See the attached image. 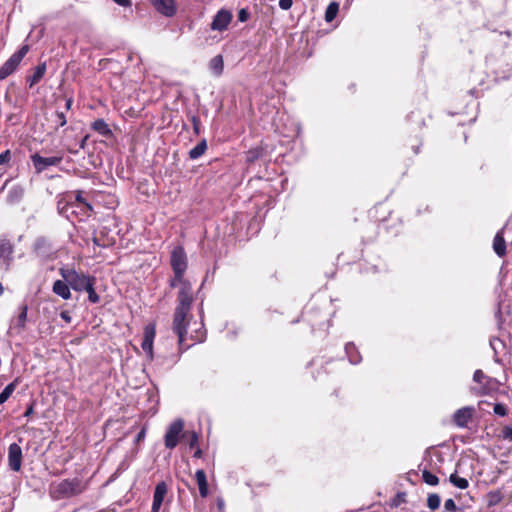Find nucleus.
Segmentation results:
<instances>
[{
	"label": "nucleus",
	"instance_id": "obj_1",
	"mask_svg": "<svg viewBox=\"0 0 512 512\" xmlns=\"http://www.w3.org/2000/svg\"><path fill=\"white\" fill-rule=\"evenodd\" d=\"M170 266L173 271V276L169 279V286L171 288H178L176 307L173 313L172 330L179 336V343L182 345L186 334V317L191 311L194 302L192 284L185 277L188 268V260L182 246H176L171 251Z\"/></svg>",
	"mask_w": 512,
	"mask_h": 512
},
{
	"label": "nucleus",
	"instance_id": "obj_2",
	"mask_svg": "<svg viewBox=\"0 0 512 512\" xmlns=\"http://www.w3.org/2000/svg\"><path fill=\"white\" fill-rule=\"evenodd\" d=\"M83 190L67 191L58 196L57 210L71 221L84 222L94 212L91 203L83 196Z\"/></svg>",
	"mask_w": 512,
	"mask_h": 512
},
{
	"label": "nucleus",
	"instance_id": "obj_3",
	"mask_svg": "<svg viewBox=\"0 0 512 512\" xmlns=\"http://www.w3.org/2000/svg\"><path fill=\"white\" fill-rule=\"evenodd\" d=\"M87 488L88 481L79 477L67 478L51 484L49 494L54 500H63L78 496L85 492Z\"/></svg>",
	"mask_w": 512,
	"mask_h": 512
},
{
	"label": "nucleus",
	"instance_id": "obj_4",
	"mask_svg": "<svg viewBox=\"0 0 512 512\" xmlns=\"http://www.w3.org/2000/svg\"><path fill=\"white\" fill-rule=\"evenodd\" d=\"M473 381L477 384L471 388L476 396L491 395L498 392L500 382L493 377L486 375L481 369H477L473 374Z\"/></svg>",
	"mask_w": 512,
	"mask_h": 512
},
{
	"label": "nucleus",
	"instance_id": "obj_5",
	"mask_svg": "<svg viewBox=\"0 0 512 512\" xmlns=\"http://www.w3.org/2000/svg\"><path fill=\"white\" fill-rule=\"evenodd\" d=\"M59 273L70 287L78 292L84 291V288H86L90 282H96L94 276L79 273L74 268L62 267L59 269Z\"/></svg>",
	"mask_w": 512,
	"mask_h": 512
},
{
	"label": "nucleus",
	"instance_id": "obj_6",
	"mask_svg": "<svg viewBox=\"0 0 512 512\" xmlns=\"http://www.w3.org/2000/svg\"><path fill=\"white\" fill-rule=\"evenodd\" d=\"M185 422L181 418L172 421L166 429L164 434V446L168 450H173L177 447L180 441H183Z\"/></svg>",
	"mask_w": 512,
	"mask_h": 512
},
{
	"label": "nucleus",
	"instance_id": "obj_7",
	"mask_svg": "<svg viewBox=\"0 0 512 512\" xmlns=\"http://www.w3.org/2000/svg\"><path fill=\"white\" fill-rule=\"evenodd\" d=\"M29 50L30 46L28 44H24L3 63L0 67V81L6 79L17 70Z\"/></svg>",
	"mask_w": 512,
	"mask_h": 512
},
{
	"label": "nucleus",
	"instance_id": "obj_8",
	"mask_svg": "<svg viewBox=\"0 0 512 512\" xmlns=\"http://www.w3.org/2000/svg\"><path fill=\"white\" fill-rule=\"evenodd\" d=\"M476 410L473 406H465L457 409L452 415V422L458 428H467L475 416Z\"/></svg>",
	"mask_w": 512,
	"mask_h": 512
},
{
	"label": "nucleus",
	"instance_id": "obj_9",
	"mask_svg": "<svg viewBox=\"0 0 512 512\" xmlns=\"http://www.w3.org/2000/svg\"><path fill=\"white\" fill-rule=\"evenodd\" d=\"M156 336V324L149 323L144 327L143 340L141 348L146 353L147 357L152 360L153 355V342Z\"/></svg>",
	"mask_w": 512,
	"mask_h": 512
},
{
	"label": "nucleus",
	"instance_id": "obj_10",
	"mask_svg": "<svg viewBox=\"0 0 512 512\" xmlns=\"http://www.w3.org/2000/svg\"><path fill=\"white\" fill-rule=\"evenodd\" d=\"M30 158L37 173H42L49 166H57L63 160L62 156L43 157L38 153L31 155Z\"/></svg>",
	"mask_w": 512,
	"mask_h": 512
},
{
	"label": "nucleus",
	"instance_id": "obj_11",
	"mask_svg": "<svg viewBox=\"0 0 512 512\" xmlns=\"http://www.w3.org/2000/svg\"><path fill=\"white\" fill-rule=\"evenodd\" d=\"M15 245L6 235L0 237V260L5 264L6 270L10 268L13 261Z\"/></svg>",
	"mask_w": 512,
	"mask_h": 512
},
{
	"label": "nucleus",
	"instance_id": "obj_12",
	"mask_svg": "<svg viewBox=\"0 0 512 512\" xmlns=\"http://www.w3.org/2000/svg\"><path fill=\"white\" fill-rule=\"evenodd\" d=\"M233 18L232 13L227 9H220L210 24V28L214 31H225Z\"/></svg>",
	"mask_w": 512,
	"mask_h": 512
},
{
	"label": "nucleus",
	"instance_id": "obj_13",
	"mask_svg": "<svg viewBox=\"0 0 512 512\" xmlns=\"http://www.w3.org/2000/svg\"><path fill=\"white\" fill-rule=\"evenodd\" d=\"M22 449L17 443H11L8 448V465L14 472H19L22 467Z\"/></svg>",
	"mask_w": 512,
	"mask_h": 512
},
{
	"label": "nucleus",
	"instance_id": "obj_14",
	"mask_svg": "<svg viewBox=\"0 0 512 512\" xmlns=\"http://www.w3.org/2000/svg\"><path fill=\"white\" fill-rule=\"evenodd\" d=\"M168 492V486L165 481H161L157 483L155 486L154 494H153V503L151 512H159L164 498Z\"/></svg>",
	"mask_w": 512,
	"mask_h": 512
},
{
	"label": "nucleus",
	"instance_id": "obj_15",
	"mask_svg": "<svg viewBox=\"0 0 512 512\" xmlns=\"http://www.w3.org/2000/svg\"><path fill=\"white\" fill-rule=\"evenodd\" d=\"M157 12L166 17H172L176 14V6L174 0H151Z\"/></svg>",
	"mask_w": 512,
	"mask_h": 512
},
{
	"label": "nucleus",
	"instance_id": "obj_16",
	"mask_svg": "<svg viewBox=\"0 0 512 512\" xmlns=\"http://www.w3.org/2000/svg\"><path fill=\"white\" fill-rule=\"evenodd\" d=\"M25 190L22 185L15 184L11 186L7 192L6 202L9 205L19 204L24 197Z\"/></svg>",
	"mask_w": 512,
	"mask_h": 512
},
{
	"label": "nucleus",
	"instance_id": "obj_17",
	"mask_svg": "<svg viewBox=\"0 0 512 512\" xmlns=\"http://www.w3.org/2000/svg\"><path fill=\"white\" fill-rule=\"evenodd\" d=\"M46 70V62H42L32 70V74L27 75L26 82L29 84V88H32L42 80L46 73Z\"/></svg>",
	"mask_w": 512,
	"mask_h": 512
},
{
	"label": "nucleus",
	"instance_id": "obj_18",
	"mask_svg": "<svg viewBox=\"0 0 512 512\" xmlns=\"http://www.w3.org/2000/svg\"><path fill=\"white\" fill-rule=\"evenodd\" d=\"M506 228V225L499 230L494 239H493V250L499 257H504L507 253L506 251V242L504 239V230Z\"/></svg>",
	"mask_w": 512,
	"mask_h": 512
},
{
	"label": "nucleus",
	"instance_id": "obj_19",
	"mask_svg": "<svg viewBox=\"0 0 512 512\" xmlns=\"http://www.w3.org/2000/svg\"><path fill=\"white\" fill-rule=\"evenodd\" d=\"M422 146V139L415 136V137H409L406 139L404 145H403V154L405 156H409V150H411L413 155H417L420 152V148Z\"/></svg>",
	"mask_w": 512,
	"mask_h": 512
},
{
	"label": "nucleus",
	"instance_id": "obj_20",
	"mask_svg": "<svg viewBox=\"0 0 512 512\" xmlns=\"http://www.w3.org/2000/svg\"><path fill=\"white\" fill-rule=\"evenodd\" d=\"M70 285L63 279V280H56L53 283L52 291L56 295L60 296L64 300H68L71 298V291H70Z\"/></svg>",
	"mask_w": 512,
	"mask_h": 512
},
{
	"label": "nucleus",
	"instance_id": "obj_21",
	"mask_svg": "<svg viewBox=\"0 0 512 512\" xmlns=\"http://www.w3.org/2000/svg\"><path fill=\"white\" fill-rule=\"evenodd\" d=\"M305 316L312 326H321L327 319V314L315 312L313 307L307 308Z\"/></svg>",
	"mask_w": 512,
	"mask_h": 512
},
{
	"label": "nucleus",
	"instance_id": "obj_22",
	"mask_svg": "<svg viewBox=\"0 0 512 512\" xmlns=\"http://www.w3.org/2000/svg\"><path fill=\"white\" fill-rule=\"evenodd\" d=\"M195 480L197 482L199 488V494L202 498H206L208 496V482L206 473L203 469H199L195 473Z\"/></svg>",
	"mask_w": 512,
	"mask_h": 512
},
{
	"label": "nucleus",
	"instance_id": "obj_23",
	"mask_svg": "<svg viewBox=\"0 0 512 512\" xmlns=\"http://www.w3.org/2000/svg\"><path fill=\"white\" fill-rule=\"evenodd\" d=\"M91 129L104 137L112 136V130L103 119H97L91 124Z\"/></svg>",
	"mask_w": 512,
	"mask_h": 512
},
{
	"label": "nucleus",
	"instance_id": "obj_24",
	"mask_svg": "<svg viewBox=\"0 0 512 512\" xmlns=\"http://www.w3.org/2000/svg\"><path fill=\"white\" fill-rule=\"evenodd\" d=\"M209 68L216 76H221L224 71L223 56L218 54L214 56L209 62Z\"/></svg>",
	"mask_w": 512,
	"mask_h": 512
},
{
	"label": "nucleus",
	"instance_id": "obj_25",
	"mask_svg": "<svg viewBox=\"0 0 512 512\" xmlns=\"http://www.w3.org/2000/svg\"><path fill=\"white\" fill-rule=\"evenodd\" d=\"M345 352L348 356L350 363L358 364L361 361V355L357 350L354 343H347L345 346Z\"/></svg>",
	"mask_w": 512,
	"mask_h": 512
},
{
	"label": "nucleus",
	"instance_id": "obj_26",
	"mask_svg": "<svg viewBox=\"0 0 512 512\" xmlns=\"http://www.w3.org/2000/svg\"><path fill=\"white\" fill-rule=\"evenodd\" d=\"M207 150L206 139L201 140L194 148L189 151V158L192 160L200 158Z\"/></svg>",
	"mask_w": 512,
	"mask_h": 512
},
{
	"label": "nucleus",
	"instance_id": "obj_27",
	"mask_svg": "<svg viewBox=\"0 0 512 512\" xmlns=\"http://www.w3.org/2000/svg\"><path fill=\"white\" fill-rule=\"evenodd\" d=\"M206 337L207 331L203 321H201L200 326L191 333L190 339L194 341V343H202L206 340Z\"/></svg>",
	"mask_w": 512,
	"mask_h": 512
},
{
	"label": "nucleus",
	"instance_id": "obj_28",
	"mask_svg": "<svg viewBox=\"0 0 512 512\" xmlns=\"http://www.w3.org/2000/svg\"><path fill=\"white\" fill-rule=\"evenodd\" d=\"M183 441L187 443L190 450H193L199 447V434L193 430H187L186 433L184 434Z\"/></svg>",
	"mask_w": 512,
	"mask_h": 512
},
{
	"label": "nucleus",
	"instance_id": "obj_29",
	"mask_svg": "<svg viewBox=\"0 0 512 512\" xmlns=\"http://www.w3.org/2000/svg\"><path fill=\"white\" fill-rule=\"evenodd\" d=\"M449 482H450L453 486H455V487H457V488H459V489H461V490H465V489H467V488L469 487V482H468V480H467L466 478L460 477V476L457 474V472H454V473H452V474L449 476Z\"/></svg>",
	"mask_w": 512,
	"mask_h": 512
},
{
	"label": "nucleus",
	"instance_id": "obj_30",
	"mask_svg": "<svg viewBox=\"0 0 512 512\" xmlns=\"http://www.w3.org/2000/svg\"><path fill=\"white\" fill-rule=\"evenodd\" d=\"M18 385V379H15L14 381H12L11 383H9L3 390L2 392L0 393V405H2L3 403H5L9 398L10 396L13 394V392L15 391L16 387Z\"/></svg>",
	"mask_w": 512,
	"mask_h": 512
},
{
	"label": "nucleus",
	"instance_id": "obj_31",
	"mask_svg": "<svg viewBox=\"0 0 512 512\" xmlns=\"http://www.w3.org/2000/svg\"><path fill=\"white\" fill-rule=\"evenodd\" d=\"M328 364V362L318 361V360H312L310 362V366L313 368L312 374L313 378L315 380H318L320 377L321 372L326 373L325 366Z\"/></svg>",
	"mask_w": 512,
	"mask_h": 512
},
{
	"label": "nucleus",
	"instance_id": "obj_32",
	"mask_svg": "<svg viewBox=\"0 0 512 512\" xmlns=\"http://www.w3.org/2000/svg\"><path fill=\"white\" fill-rule=\"evenodd\" d=\"M503 499V494L500 490H492L487 494V504L489 507L498 505Z\"/></svg>",
	"mask_w": 512,
	"mask_h": 512
},
{
	"label": "nucleus",
	"instance_id": "obj_33",
	"mask_svg": "<svg viewBox=\"0 0 512 512\" xmlns=\"http://www.w3.org/2000/svg\"><path fill=\"white\" fill-rule=\"evenodd\" d=\"M338 11H339V4L337 2H331L327 8H326V11H325V20L327 22H331L333 21L337 14H338Z\"/></svg>",
	"mask_w": 512,
	"mask_h": 512
},
{
	"label": "nucleus",
	"instance_id": "obj_34",
	"mask_svg": "<svg viewBox=\"0 0 512 512\" xmlns=\"http://www.w3.org/2000/svg\"><path fill=\"white\" fill-rule=\"evenodd\" d=\"M54 129L58 130L67 124V118L64 111L56 110L52 120Z\"/></svg>",
	"mask_w": 512,
	"mask_h": 512
},
{
	"label": "nucleus",
	"instance_id": "obj_35",
	"mask_svg": "<svg viewBox=\"0 0 512 512\" xmlns=\"http://www.w3.org/2000/svg\"><path fill=\"white\" fill-rule=\"evenodd\" d=\"M263 154V148L256 147L252 148L246 153V162L248 164L254 163L256 160H258Z\"/></svg>",
	"mask_w": 512,
	"mask_h": 512
},
{
	"label": "nucleus",
	"instance_id": "obj_36",
	"mask_svg": "<svg viewBox=\"0 0 512 512\" xmlns=\"http://www.w3.org/2000/svg\"><path fill=\"white\" fill-rule=\"evenodd\" d=\"M95 284H96V282H90L86 286V288H84V291H86L88 293L89 302H91L93 304L99 303V301H100V297L96 293V290H95Z\"/></svg>",
	"mask_w": 512,
	"mask_h": 512
},
{
	"label": "nucleus",
	"instance_id": "obj_37",
	"mask_svg": "<svg viewBox=\"0 0 512 512\" xmlns=\"http://www.w3.org/2000/svg\"><path fill=\"white\" fill-rule=\"evenodd\" d=\"M19 314L17 317V326L20 328H24L27 321V313H28V306L27 304H23L19 307Z\"/></svg>",
	"mask_w": 512,
	"mask_h": 512
},
{
	"label": "nucleus",
	"instance_id": "obj_38",
	"mask_svg": "<svg viewBox=\"0 0 512 512\" xmlns=\"http://www.w3.org/2000/svg\"><path fill=\"white\" fill-rule=\"evenodd\" d=\"M422 479L426 484L431 486H436L439 483V478L426 469L422 471Z\"/></svg>",
	"mask_w": 512,
	"mask_h": 512
},
{
	"label": "nucleus",
	"instance_id": "obj_39",
	"mask_svg": "<svg viewBox=\"0 0 512 512\" xmlns=\"http://www.w3.org/2000/svg\"><path fill=\"white\" fill-rule=\"evenodd\" d=\"M441 499L440 496L436 493L429 494L427 498V506L431 510H436L440 507Z\"/></svg>",
	"mask_w": 512,
	"mask_h": 512
},
{
	"label": "nucleus",
	"instance_id": "obj_40",
	"mask_svg": "<svg viewBox=\"0 0 512 512\" xmlns=\"http://www.w3.org/2000/svg\"><path fill=\"white\" fill-rule=\"evenodd\" d=\"M92 241L98 247H108L114 243L112 239L105 238L104 236H94Z\"/></svg>",
	"mask_w": 512,
	"mask_h": 512
},
{
	"label": "nucleus",
	"instance_id": "obj_41",
	"mask_svg": "<svg viewBox=\"0 0 512 512\" xmlns=\"http://www.w3.org/2000/svg\"><path fill=\"white\" fill-rule=\"evenodd\" d=\"M493 411L496 415L500 417H505L508 415V407L503 403L494 404Z\"/></svg>",
	"mask_w": 512,
	"mask_h": 512
},
{
	"label": "nucleus",
	"instance_id": "obj_42",
	"mask_svg": "<svg viewBox=\"0 0 512 512\" xmlns=\"http://www.w3.org/2000/svg\"><path fill=\"white\" fill-rule=\"evenodd\" d=\"M12 159L11 150L7 149L4 152L0 153V166L9 165Z\"/></svg>",
	"mask_w": 512,
	"mask_h": 512
},
{
	"label": "nucleus",
	"instance_id": "obj_43",
	"mask_svg": "<svg viewBox=\"0 0 512 512\" xmlns=\"http://www.w3.org/2000/svg\"><path fill=\"white\" fill-rule=\"evenodd\" d=\"M190 121L192 123L194 133L196 135H199L200 134V126H201L200 118L196 115H192L190 118Z\"/></svg>",
	"mask_w": 512,
	"mask_h": 512
},
{
	"label": "nucleus",
	"instance_id": "obj_44",
	"mask_svg": "<svg viewBox=\"0 0 512 512\" xmlns=\"http://www.w3.org/2000/svg\"><path fill=\"white\" fill-rule=\"evenodd\" d=\"M237 16L240 22H246L250 18V12L247 8H242L238 11Z\"/></svg>",
	"mask_w": 512,
	"mask_h": 512
},
{
	"label": "nucleus",
	"instance_id": "obj_45",
	"mask_svg": "<svg viewBox=\"0 0 512 512\" xmlns=\"http://www.w3.org/2000/svg\"><path fill=\"white\" fill-rule=\"evenodd\" d=\"M192 317V315L189 313L186 317V322H187V325H186V328L188 327L189 325V322H190V318ZM187 335V333L185 334V336ZM184 341H186V338L184 339ZM194 342L191 343V346H194ZM178 345H179V350L180 352H183L185 350H187L188 348H190V345H185V342H183L182 345H180V343L178 342Z\"/></svg>",
	"mask_w": 512,
	"mask_h": 512
},
{
	"label": "nucleus",
	"instance_id": "obj_46",
	"mask_svg": "<svg viewBox=\"0 0 512 512\" xmlns=\"http://www.w3.org/2000/svg\"><path fill=\"white\" fill-rule=\"evenodd\" d=\"M444 508L446 511L454 512L457 510V506L453 499L449 498L444 503Z\"/></svg>",
	"mask_w": 512,
	"mask_h": 512
},
{
	"label": "nucleus",
	"instance_id": "obj_47",
	"mask_svg": "<svg viewBox=\"0 0 512 512\" xmlns=\"http://www.w3.org/2000/svg\"><path fill=\"white\" fill-rule=\"evenodd\" d=\"M502 437H503V439L512 442V427L511 426H505L502 429Z\"/></svg>",
	"mask_w": 512,
	"mask_h": 512
},
{
	"label": "nucleus",
	"instance_id": "obj_48",
	"mask_svg": "<svg viewBox=\"0 0 512 512\" xmlns=\"http://www.w3.org/2000/svg\"><path fill=\"white\" fill-rule=\"evenodd\" d=\"M405 497H406V494L404 492L397 493V495L393 499V504L395 506H399L401 503L406 501Z\"/></svg>",
	"mask_w": 512,
	"mask_h": 512
},
{
	"label": "nucleus",
	"instance_id": "obj_49",
	"mask_svg": "<svg viewBox=\"0 0 512 512\" xmlns=\"http://www.w3.org/2000/svg\"><path fill=\"white\" fill-rule=\"evenodd\" d=\"M59 100H63L65 102V110L69 111L73 105V98L72 97H60L56 100L58 102Z\"/></svg>",
	"mask_w": 512,
	"mask_h": 512
},
{
	"label": "nucleus",
	"instance_id": "obj_50",
	"mask_svg": "<svg viewBox=\"0 0 512 512\" xmlns=\"http://www.w3.org/2000/svg\"><path fill=\"white\" fill-rule=\"evenodd\" d=\"M292 0H279V7L282 10H289L292 7Z\"/></svg>",
	"mask_w": 512,
	"mask_h": 512
},
{
	"label": "nucleus",
	"instance_id": "obj_51",
	"mask_svg": "<svg viewBox=\"0 0 512 512\" xmlns=\"http://www.w3.org/2000/svg\"><path fill=\"white\" fill-rule=\"evenodd\" d=\"M145 437H146V428H145V427H143V428L140 430V432L137 434L136 439H135V442H136V443H139V442L143 441V440L145 439Z\"/></svg>",
	"mask_w": 512,
	"mask_h": 512
},
{
	"label": "nucleus",
	"instance_id": "obj_52",
	"mask_svg": "<svg viewBox=\"0 0 512 512\" xmlns=\"http://www.w3.org/2000/svg\"><path fill=\"white\" fill-rule=\"evenodd\" d=\"M60 317H61V319H63L66 323H70V322H71V320H72V317H71V315H70L69 311H67V310L61 311V313H60Z\"/></svg>",
	"mask_w": 512,
	"mask_h": 512
},
{
	"label": "nucleus",
	"instance_id": "obj_53",
	"mask_svg": "<svg viewBox=\"0 0 512 512\" xmlns=\"http://www.w3.org/2000/svg\"><path fill=\"white\" fill-rule=\"evenodd\" d=\"M112 1L122 7H131V5H132L131 0H112Z\"/></svg>",
	"mask_w": 512,
	"mask_h": 512
},
{
	"label": "nucleus",
	"instance_id": "obj_54",
	"mask_svg": "<svg viewBox=\"0 0 512 512\" xmlns=\"http://www.w3.org/2000/svg\"><path fill=\"white\" fill-rule=\"evenodd\" d=\"M193 450H194V453H193V457L194 458H198V459L202 458L203 452H202V450L199 447H197V448H195Z\"/></svg>",
	"mask_w": 512,
	"mask_h": 512
},
{
	"label": "nucleus",
	"instance_id": "obj_55",
	"mask_svg": "<svg viewBox=\"0 0 512 512\" xmlns=\"http://www.w3.org/2000/svg\"><path fill=\"white\" fill-rule=\"evenodd\" d=\"M217 507H218L219 511H223L224 510L225 503H224V500L222 498H218L217 499Z\"/></svg>",
	"mask_w": 512,
	"mask_h": 512
},
{
	"label": "nucleus",
	"instance_id": "obj_56",
	"mask_svg": "<svg viewBox=\"0 0 512 512\" xmlns=\"http://www.w3.org/2000/svg\"><path fill=\"white\" fill-rule=\"evenodd\" d=\"M32 413H33V406H32V405H30V406L26 409V411H25V413H24V416H25V417H29Z\"/></svg>",
	"mask_w": 512,
	"mask_h": 512
},
{
	"label": "nucleus",
	"instance_id": "obj_57",
	"mask_svg": "<svg viewBox=\"0 0 512 512\" xmlns=\"http://www.w3.org/2000/svg\"><path fill=\"white\" fill-rule=\"evenodd\" d=\"M339 394H340V391L339 389H335L332 393V395L336 396V397H339Z\"/></svg>",
	"mask_w": 512,
	"mask_h": 512
},
{
	"label": "nucleus",
	"instance_id": "obj_58",
	"mask_svg": "<svg viewBox=\"0 0 512 512\" xmlns=\"http://www.w3.org/2000/svg\"><path fill=\"white\" fill-rule=\"evenodd\" d=\"M4 292V287L3 285L0 283V296L3 294Z\"/></svg>",
	"mask_w": 512,
	"mask_h": 512
},
{
	"label": "nucleus",
	"instance_id": "obj_59",
	"mask_svg": "<svg viewBox=\"0 0 512 512\" xmlns=\"http://www.w3.org/2000/svg\"><path fill=\"white\" fill-rule=\"evenodd\" d=\"M85 141H86V138H84V139L81 141V144H80V147H81V148H84Z\"/></svg>",
	"mask_w": 512,
	"mask_h": 512
},
{
	"label": "nucleus",
	"instance_id": "obj_60",
	"mask_svg": "<svg viewBox=\"0 0 512 512\" xmlns=\"http://www.w3.org/2000/svg\"><path fill=\"white\" fill-rule=\"evenodd\" d=\"M203 309V303H200V310L202 311Z\"/></svg>",
	"mask_w": 512,
	"mask_h": 512
}]
</instances>
